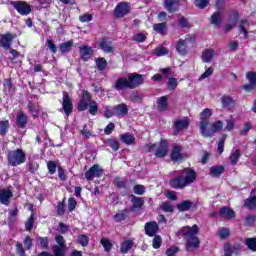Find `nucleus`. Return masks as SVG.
Listing matches in <instances>:
<instances>
[{
    "label": "nucleus",
    "instance_id": "obj_38",
    "mask_svg": "<svg viewBox=\"0 0 256 256\" xmlns=\"http://www.w3.org/2000/svg\"><path fill=\"white\" fill-rule=\"evenodd\" d=\"M241 158V151L240 150H235L231 156H230V163L232 165H237L239 163V159Z\"/></svg>",
    "mask_w": 256,
    "mask_h": 256
},
{
    "label": "nucleus",
    "instance_id": "obj_5",
    "mask_svg": "<svg viewBox=\"0 0 256 256\" xmlns=\"http://www.w3.org/2000/svg\"><path fill=\"white\" fill-rule=\"evenodd\" d=\"M167 140L162 139L160 144H148L146 146L147 151H152L157 157H165L167 155Z\"/></svg>",
    "mask_w": 256,
    "mask_h": 256
},
{
    "label": "nucleus",
    "instance_id": "obj_61",
    "mask_svg": "<svg viewBox=\"0 0 256 256\" xmlns=\"http://www.w3.org/2000/svg\"><path fill=\"white\" fill-rule=\"evenodd\" d=\"M75 207H77V201H75V198L70 197L68 200V210L75 211Z\"/></svg>",
    "mask_w": 256,
    "mask_h": 256
},
{
    "label": "nucleus",
    "instance_id": "obj_58",
    "mask_svg": "<svg viewBox=\"0 0 256 256\" xmlns=\"http://www.w3.org/2000/svg\"><path fill=\"white\" fill-rule=\"evenodd\" d=\"M28 109L33 117H37L39 115V107L33 106V103H28Z\"/></svg>",
    "mask_w": 256,
    "mask_h": 256
},
{
    "label": "nucleus",
    "instance_id": "obj_46",
    "mask_svg": "<svg viewBox=\"0 0 256 256\" xmlns=\"http://www.w3.org/2000/svg\"><path fill=\"white\" fill-rule=\"evenodd\" d=\"M77 242L82 246V247H87L89 245V237L85 234H81L78 236Z\"/></svg>",
    "mask_w": 256,
    "mask_h": 256
},
{
    "label": "nucleus",
    "instance_id": "obj_33",
    "mask_svg": "<svg viewBox=\"0 0 256 256\" xmlns=\"http://www.w3.org/2000/svg\"><path fill=\"white\" fill-rule=\"evenodd\" d=\"M120 141L126 145H133L135 143V136L128 133L122 134L120 135Z\"/></svg>",
    "mask_w": 256,
    "mask_h": 256
},
{
    "label": "nucleus",
    "instance_id": "obj_25",
    "mask_svg": "<svg viewBox=\"0 0 256 256\" xmlns=\"http://www.w3.org/2000/svg\"><path fill=\"white\" fill-rule=\"evenodd\" d=\"M213 57H215V50L213 49H206L202 53V61L204 63H211V61H213Z\"/></svg>",
    "mask_w": 256,
    "mask_h": 256
},
{
    "label": "nucleus",
    "instance_id": "obj_13",
    "mask_svg": "<svg viewBox=\"0 0 256 256\" xmlns=\"http://www.w3.org/2000/svg\"><path fill=\"white\" fill-rule=\"evenodd\" d=\"M246 79L249 81V84H245L243 89L249 93V91H253L256 88V72H247Z\"/></svg>",
    "mask_w": 256,
    "mask_h": 256
},
{
    "label": "nucleus",
    "instance_id": "obj_42",
    "mask_svg": "<svg viewBox=\"0 0 256 256\" xmlns=\"http://www.w3.org/2000/svg\"><path fill=\"white\" fill-rule=\"evenodd\" d=\"M225 129L226 131H233V129H235V118L233 116H229L226 119Z\"/></svg>",
    "mask_w": 256,
    "mask_h": 256
},
{
    "label": "nucleus",
    "instance_id": "obj_18",
    "mask_svg": "<svg viewBox=\"0 0 256 256\" xmlns=\"http://www.w3.org/2000/svg\"><path fill=\"white\" fill-rule=\"evenodd\" d=\"M100 49L104 53H114L115 52V46H113V42L109 41L108 39L103 38L100 42Z\"/></svg>",
    "mask_w": 256,
    "mask_h": 256
},
{
    "label": "nucleus",
    "instance_id": "obj_14",
    "mask_svg": "<svg viewBox=\"0 0 256 256\" xmlns=\"http://www.w3.org/2000/svg\"><path fill=\"white\" fill-rule=\"evenodd\" d=\"M211 115L213 113L211 112V109L205 108L201 113H200V131L203 130V125L204 127H209V119L211 118Z\"/></svg>",
    "mask_w": 256,
    "mask_h": 256
},
{
    "label": "nucleus",
    "instance_id": "obj_62",
    "mask_svg": "<svg viewBox=\"0 0 256 256\" xmlns=\"http://www.w3.org/2000/svg\"><path fill=\"white\" fill-rule=\"evenodd\" d=\"M167 53H169V50L165 47H160L155 50V55H157V57H163V55H167Z\"/></svg>",
    "mask_w": 256,
    "mask_h": 256
},
{
    "label": "nucleus",
    "instance_id": "obj_8",
    "mask_svg": "<svg viewBox=\"0 0 256 256\" xmlns=\"http://www.w3.org/2000/svg\"><path fill=\"white\" fill-rule=\"evenodd\" d=\"M131 11V6L127 2H120L114 9V15L117 18L125 17Z\"/></svg>",
    "mask_w": 256,
    "mask_h": 256
},
{
    "label": "nucleus",
    "instance_id": "obj_36",
    "mask_svg": "<svg viewBox=\"0 0 256 256\" xmlns=\"http://www.w3.org/2000/svg\"><path fill=\"white\" fill-rule=\"evenodd\" d=\"M222 21H223V16L221 15V12H215L211 16V24L215 25V27H219Z\"/></svg>",
    "mask_w": 256,
    "mask_h": 256
},
{
    "label": "nucleus",
    "instance_id": "obj_30",
    "mask_svg": "<svg viewBox=\"0 0 256 256\" xmlns=\"http://www.w3.org/2000/svg\"><path fill=\"white\" fill-rule=\"evenodd\" d=\"M91 47L89 46H82L80 47V55L83 61H87L91 57Z\"/></svg>",
    "mask_w": 256,
    "mask_h": 256
},
{
    "label": "nucleus",
    "instance_id": "obj_31",
    "mask_svg": "<svg viewBox=\"0 0 256 256\" xmlns=\"http://www.w3.org/2000/svg\"><path fill=\"white\" fill-rule=\"evenodd\" d=\"M223 171H225V167L223 166H212L210 168V175L211 177H221Z\"/></svg>",
    "mask_w": 256,
    "mask_h": 256
},
{
    "label": "nucleus",
    "instance_id": "obj_48",
    "mask_svg": "<svg viewBox=\"0 0 256 256\" xmlns=\"http://www.w3.org/2000/svg\"><path fill=\"white\" fill-rule=\"evenodd\" d=\"M106 145L108 147H111L114 151H119V143L115 139H108L106 141Z\"/></svg>",
    "mask_w": 256,
    "mask_h": 256
},
{
    "label": "nucleus",
    "instance_id": "obj_12",
    "mask_svg": "<svg viewBox=\"0 0 256 256\" xmlns=\"http://www.w3.org/2000/svg\"><path fill=\"white\" fill-rule=\"evenodd\" d=\"M129 89H135L139 85H143V76L141 74H130L128 77Z\"/></svg>",
    "mask_w": 256,
    "mask_h": 256
},
{
    "label": "nucleus",
    "instance_id": "obj_45",
    "mask_svg": "<svg viewBox=\"0 0 256 256\" xmlns=\"http://www.w3.org/2000/svg\"><path fill=\"white\" fill-rule=\"evenodd\" d=\"M132 203H133L132 210H135V209H141V207H143L144 201L141 198H137L134 196L132 198Z\"/></svg>",
    "mask_w": 256,
    "mask_h": 256
},
{
    "label": "nucleus",
    "instance_id": "obj_10",
    "mask_svg": "<svg viewBox=\"0 0 256 256\" xmlns=\"http://www.w3.org/2000/svg\"><path fill=\"white\" fill-rule=\"evenodd\" d=\"M62 109L65 115L68 117L71 115V113H73V102L71 101V97H69L67 92H63Z\"/></svg>",
    "mask_w": 256,
    "mask_h": 256
},
{
    "label": "nucleus",
    "instance_id": "obj_60",
    "mask_svg": "<svg viewBox=\"0 0 256 256\" xmlns=\"http://www.w3.org/2000/svg\"><path fill=\"white\" fill-rule=\"evenodd\" d=\"M147 39V36L143 33H138L133 36V41H137L138 43H143Z\"/></svg>",
    "mask_w": 256,
    "mask_h": 256
},
{
    "label": "nucleus",
    "instance_id": "obj_64",
    "mask_svg": "<svg viewBox=\"0 0 256 256\" xmlns=\"http://www.w3.org/2000/svg\"><path fill=\"white\" fill-rule=\"evenodd\" d=\"M233 255V248L231 247V244H225L224 245V256H231Z\"/></svg>",
    "mask_w": 256,
    "mask_h": 256
},
{
    "label": "nucleus",
    "instance_id": "obj_27",
    "mask_svg": "<svg viewBox=\"0 0 256 256\" xmlns=\"http://www.w3.org/2000/svg\"><path fill=\"white\" fill-rule=\"evenodd\" d=\"M172 161H181L183 154L181 153V146H174L171 153Z\"/></svg>",
    "mask_w": 256,
    "mask_h": 256
},
{
    "label": "nucleus",
    "instance_id": "obj_40",
    "mask_svg": "<svg viewBox=\"0 0 256 256\" xmlns=\"http://www.w3.org/2000/svg\"><path fill=\"white\" fill-rule=\"evenodd\" d=\"M247 209H256V196H250L244 203Z\"/></svg>",
    "mask_w": 256,
    "mask_h": 256
},
{
    "label": "nucleus",
    "instance_id": "obj_34",
    "mask_svg": "<svg viewBox=\"0 0 256 256\" xmlns=\"http://www.w3.org/2000/svg\"><path fill=\"white\" fill-rule=\"evenodd\" d=\"M74 45L73 40H69L67 42L61 43L59 45V49L61 53H69Z\"/></svg>",
    "mask_w": 256,
    "mask_h": 256
},
{
    "label": "nucleus",
    "instance_id": "obj_22",
    "mask_svg": "<svg viewBox=\"0 0 256 256\" xmlns=\"http://www.w3.org/2000/svg\"><path fill=\"white\" fill-rule=\"evenodd\" d=\"M239 19V12H234L233 16L230 18V22L224 26V31L229 33L233 27L237 25V20Z\"/></svg>",
    "mask_w": 256,
    "mask_h": 256
},
{
    "label": "nucleus",
    "instance_id": "obj_3",
    "mask_svg": "<svg viewBox=\"0 0 256 256\" xmlns=\"http://www.w3.org/2000/svg\"><path fill=\"white\" fill-rule=\"evenodd\" d=\"M27 161V156L25 152L21 149L11 150L8 152V163L12 167H17L18 165H23Z\"/></svg>",
    "mask_w": 256,
    "mask_h": 256
},
{
    "label": "nucleus",
    "instance_id": "obj_21",
    "mask_svg": "<svg viewBox=\"0 0 256 256\" xmlns=\"http://www.w3.org/2000/svg\"><path fill=\"white\" fill-rule=\"evenodd\" d=\"M114 115L118 117H125L129 113V108L125 104H118L113 108Z\"/></svg>",
    "mask_w": 256,
    "mask_h": 256
},
{
    "label": "nucleus",
    "instance_id": "obj_7",
    "mask_svg": "<svg viewBox=\"0 0 256 256\" xmlns=\"http://www.w3.org/2000/svg\"><path fill=\"white\" fill-rule=\"evenodd\" d=\"M191 41H195V38H191V36H187L184 40L179 39L176 45L177 53L185 57V55L189 53V49L187 48V45L191 43Z\"/></svg>",
    "mask_w": 256,
    "mask_h": 256
},
{
    "label": "nucleus",
    "instance_id": "obj_26",
    "mask_svg": "<svg viewBox=\"0 0 256 256\" xmlns=\"http://www.w3.org/2000/svg\"><path fill=\"white\" fill-rule=\"evenodd\" d=\"M221 101L223 107H228V109H233V107H235V100L231 96H222Z\"/></svg>",
    "mask_w": 256,
    "mask_h": 256
},
{
    "label": "nucleus",
    "instance_id": "obj_20",
    "mask_svg": "<svg viewBox=\"0 0 256 256\" xmlns=\"http://www.w3.org/2000/svg\"><path fill=\"white\" fill-rule=\"evenodd\" d=\"M27 114L23 112H19L16 116V125L19 127V129H25L27 127Z\"/></svg>",
    "mask_w": 256,
    "mask_h": 256
},
{
    "label": "nucleus",
    "instance_id": "obj_6",
    "mask_svg": "<svg viewBox=\"0 0 256 256\" xmlns=\"http://www.w3.org/2000/svg\"><path fill=\"white\" fill-rule=\"evenodd\" d=\"M12 7L19 13V15L27 16L31 14V4L25 1H12Z\"/></svg>",
    "mask_w": 256,
    "mask_h": 256
},
{
    "label": "nucleus",
    "instance_id": "obj_35",
    "mask_svg": "<svg viewBox=\"0 0 256 256\" xmlns=\"http://www.w3.org/2000/svg\"><path fill=\"white\" fill-rule=\"evenodd\" d=\"M153 30L159 35H167V25L165 23L154 24Z\"/></svg>",
    "mask_w": 256,
    "mask_h": 256
},
{
    "label": "nucleus",
    "instance_id": "obj_15",
    "mask_svg": "<svg viewBox=\"0 0 256 256\" xmlns=\"http://www.w3.org/2000/svg\"><path fill=\"white\" fill-rule=\"evenodd\" d=\"M189 127V119L183 118V119H177L174 122V135H178V133H181L184 129H187Z\"/></svg>",
    "mask_w": 256,
    "mask_h": 256
},
{
    "label": "nucleus",
    "instance_id": "obj_4",
    "mask_svg": "<svg viewBox=\"0 0 256 256\" xmlns=\"http://www.w3.org/2000/svg\"><path fill=\"white\" fill-rule=\"evenodd\" d=\"M220 131H223V121L217 120L210 126L205 127V124H203L200 132L203 137H213L215 133H219Z\"/></svg>",
    "mask_w": 256,
    "mask_h": 256
},
{
    "label": "nucleus",
    "instance_id": "obj_57",
    "mask_svg": "<svg viewBox=\"0 0 256 256\" xmlns=\"http://www.w3.org/2000/svg\"><path fill=\"white\" fill-rule=\"evenodd\" d=\"M218 233H219L220 239H227V237H229L230 235V231L228 228H220L218 230Z\"/></svg>",
    "mask_w": 256,
    "mask_h": 256
},
{
    "label": "nucleus",
    "instance_id": "obj_44",
    "mask_svg": "<svg viewBox=\"0 0 256 256\" xmlns=\"http://www.w3.org/2000/svg\"><path fill=\"white\" fill-rule=\"evenodd\" d=\"M160 209H162V211H165V213H173L174 208L173 205H171V202H162L160 204Z\"/></svg>",
    "mask_w": 256,
    "mask_h": 256
},
{
    "label": "nucleus",
    "instance_id": "obj_59",
    "mask_svg": "<svg viewBox=\"0 0 256 256\" xmlns=\"http://www.w3.org/2000/svg\"><path fill=\"white\" fill-rule=\"evenodd\" d=\"M177 253H179V248L176 246H172L166 250L167 256H175Z\"/></svg>",
    "mask_w": 256,
    "mask_h": 256
},
{
    "label": "nucleus",
    "instance_id": "obj_63",
    "mask_svg": "<svg viewBox=\"0 0 256 256\" xmlns=\"http://www.w3.org/2000/svg\"><path fill=\"white\" fill-rule=\"evenodd\" d=\"M135 195H143L145 193V186L143 185H135L134 186Z\"/></svg>",
    "mask_w": 256,
    "mask_h": 256
},
{
    "label": "nucleus",
    "instance_id": "obj_17",
    "mask_svg": "<svg viewBox=\"0 0 256 256\" xmlns=\"http://www.w3.org/2000/svg\"><path fill=\"white\" fill-rule=\"evenodd\" d=\"M13 197V192L9 189H0V203L9 205V201Z\"/></svg>",
    "mask_w": 256,
    "mask_h": 256
},
{
    "label": "nucleus",
    "instance_id": "obj_50",
    "mask_svg": "<svg viewBox=\"0 0 256 256\" xmlns=\"http://www.w3.org/2000/svg\"><path fill=\"white\" fill-rule=\"evenodd\" d=\"M79 21L81 23H89L90 21H93V15L89 13H85L79 16Z\"/></svg>",
    "mask_w": 256,
    "mask_h": 256
},
{
    "label": "nucleus",
    "instance_id": "obj_19",
    "mask_svg": "<svg viewBox=\"0 0 256 256\" xmlns=\"http://www.w3.org/2000/svg\"><path fill=\"white\" fill-rule=\"evenodd\" d=\"M159 231V225H157V222H148L145 225V233L149 237L155 236V233Z\"/></svg>",
    "mask_w": 256,
    "mask_h": 256
},
{
    "label": "nucleus",
    "instance_id": "obj_52",
    "mask_svg": "<svg viewBox=\"0 0 256 256\" xmlns=\"http://www.w3.org/2000/svg\"><path fill=\"white\" fill-rule=\"evenodd\" d=\"M101 245L104 247L105 251H109L113 247V244H111V241L107 238L101 239Z\"/></svg>",
    "mask_w": 256,
    "mask_h": 256
},
{
    "label": "nucleus",
    "instance_id": "obj_29",
    "mask_svg": "<svg viewBox=\"0 0 256 256\" xmlns=\"http://www.w3.org/2000/svg\"><path fill=\"white\" fill-rule=\"evenodd\" d=\"M220 215L221 217H224V219H233L235 217V211L228 207H224L220 209Z\"/></svg>",
    "mask_w": 256,
    "mask_h": 256
},
{
    "label": "nucleus",
    "instance_id": "obj_39",
    "mask_svg": "<svg viewBox=\"0 0 256 256\" xmlns=\"http://www.w3.org/2000/svg\"><path fill=\"white\" fill-rule=\"evenodd\" d=\"M10 124L8 120L0 121V135L4 137V135H7V131H9Z\"/></svg>",
    "mask_w": 256,
    "mask_h": 256
},
{
    "label": "nucleus",
    "instance_id": "obj_37",
    "mask_svg": "<svg viewBox=\"0 0 256 256\" xmlns=\"http://www.w3.org/2000/svg\"><path fill=\"white\" fill-rule=\"evenodd\" d=\"M55 256H65V251H67V246L55 245L52 248Z\"/></svg>",
    "mask_w": 256,
    "mask_h": 256
},
{
    "label": "nucleus",
    "instance_id": "obj_1",
    "mask_svg": "<svg viewBox=\"0 0 256 256\" xmlns=\"http://www.w3.org/2000/svg\"><path fill=\"white\" fill-rule=\"evenodd\" d=\"M195 179H197L195 170L186 168L181 172V175H179L177 178H173L170 181V185L174 189H185V187L191 185V183H194Z\"/></svg>",
    "mask_w": 256,
    "mask_h": 256
},
{
    "label": "nucleus",
    "instance_id": "obj_28",
    "mask_svg": "<svg viewBox=\"0 0 256 256\" xmlns=\"http://www.w3.org/2000/svg\"><path fill=\"white\" fill-rule=\"evenodd\" d=\"M133 245H134V243L132 240L123 241L120 246L121 253H123L124 255L129 253V251H131V249H133Z\"/></svg>",
    "mask_w": 256,
    "mask_h": 256
},
{
    "label": "nucleus",
    "instance_id": "obj_2",
    "mask_svg": "<svg viewBox=\"0 0 256 256\" xmlns=\"http://www.w3.org/2000/svg\"><path fill=\"white\" fill-rule=\"evenodd\" d=\"M178 235L184 237L185 241L187 242L188 251L190 249H199V226L197 224L190 226L183 227L179 232Z\"/></svg>",
    "mask_w": 256,
    "mask_h": 256
},
{
    "label": "nucleus",
    "instance_id": "obj_47",
    "mask_svg": "<svg viewBox=\"0 0 256 256\" xmlns=\"http://www.w3.org/2000/svg\"><path fill=\"white\" fill-rule=\"evenodd\" d=\"M245 244L250 251H256V238H247Z\"/></svg>",
    "mask_w": 256,
    "mask_h": 256
},
{
    "label": "nucleus",
    "instance_id": "obj_49",
    "mask_svg": "<svg viewBox=\"0 0 256 256\" xmlns=\"http://www.w3.org/2000/svg\"><path fill=\"white\" fill-rule=\"evenodd\" d=\"M248 27H249V22H247V20H242L240 22L239 28L242 31V33H244L245 39H247V33H248L247 29H248Z\"/></svg>",
    "mask_w": 256,
    "mask_h": 256
},
{
    "label": "nucleus",
    "instance_id": "obj_23",
    "mask_svg": "<svg viewBox=\"0 0 256 256\" xmlns=\"http://www.w3.org/2000/svg\"><path fill=\"white\" fill-rule=\"evenodd\" d=\"M123 89H129V80L128 78H119L115 83L116 91H123Z\"/></svg>",
    "mask_w": 256,
    "mask_h": 256
},
{
    "label": "nucleus",
    "instance_id": "obj_32",
    "mask_svg": "<svg viewBox=\"0 0 256 256\" xmlns=\"http://www.w3.org/2000/svg\"><path fill=\"white\" fill-rule=\"evenodd\" d=\"M167 101H169V96L158 98V111H167Z\"/></svg>",
    "mask_w": 256,
    "mask_h": 256
},
{
    "label": "nucleus",
    "instance_id": "obj_9",
    "mask_svg": "<svg viewBox=\"0 0 256 256\" xmlns=\"http://www.w3.org/2000/svg\"><path fill=\"white\" fill-rule=\"evenodd\" d=\"M102 175L103 169H101V166L95 164L85 173V179H87V181H93L95 177L99 178Z\"/></svg>",
    "mask_w": 256,
    "mask_h": 256
},
{
    "label": "nucleus",
    "instance_id": "obj_16",
    "mask_svg": "<svg viewBox=\"0 0 256 256\" xmlns=\"http://www.w3.org/2000/svg\"><path fill=\"white\" fill-rule=\"evenodd\" d=\"M14 36L12 34H1L0 35V47L3 49H11V43L13 42Z\"/></svg>",
    "mask_w": 256,
    "mask_h": 256
},
{
    "label": "nucleus",
    "instance_id": "obj_43",
    "mask_svg": "<svg viewBox=\"0 0 256 256\" xmlns=\"http://www.w3.org/2000/svg\"><path fill=\"white\" fill-rule=\"evenodd\" d=\"M191 205H193V203L191 201H183L182 203L177 205V209L179 211H189V209H191Z\"/></svg>",
    "mask_w": 256,
    "mask_h": 256
},
{
    "label": "nucleus",
    "instance_id": "obj_53",
    "mask_svg": "<svg viewBox=\"0 0 256 256\" xmlns=\"http://www.w3.org/2000/svg\"><path fill=\"white\" fill-rule=\"evenodd\" d=\"M177 85H178L177 78H169L168 89L170 91H175V89H177Z\"/></svg>",
    "mask_w": 256,
    "mask_h": 256
},
{
    "label": "nucleus",
    "instance_id": "obj_51",
    "mask_svg": "<svg viewBox=\"0 0 256 256\" xmlns=\"http://www.w3.org/2000/svg\"><path fill=\"white\" fill-rule=\"evenodd\" d=\"M33 225H35V217L32 213L27 222L25 223L26 231H31V229H33Z\"/></svg>",
    "mask_w": 256,
    "mask_h": 256
},
{
    "label": "nucleus",
    "instance_id": "obj_11",
    "mask_svg": "<svg viewBox=\"0 0 256 256\" xmlns=\"http://www.w3.org/2000/svg\"><path fill=\"white\" fill-rule=\"evenodd\" d=\"M91 103V94L88 91H84L82 94V98L78 104V111H87Z\"/></svg>",
    "mask_w": 256,
    "mask_h": 256
},
{
    "label": "nucleus",
    "instance_id": "obj_55",
    "mask_svg": "<svg viewBox=\"0 0 256 256\" xmlns=\"http://www.w3.org/2000/svg\"><path fill=\"white\" fill-rule=\"evenodd\" d=\"M194 3L198 9H205L209 5V0H195Z\"/></svg>",
    "mask_w": 256,
    "mask_h": 256
},
{
    "label": "nucleus",
    "instance_id": "obj_24",
    "mask_svg": "<svg viewBox=\"0 0 256 256\" xmlns=\"http://www.w3.org/2000/svg\"><path fill=\"white\" fill-rule=\"evenodd\" d=\"M165 7L169 13H175L179 9V0H165Z\"/></svg>",
    "mask_w": 256,
    "mask_h": 256
},
{
    "label": "nucleus",
    "instance_id": "obj_56",
    "mask_svg": "<svg viewBox=\"0 0 256 256\" xmlns=\"http://www.w3.org/2000/svg\"><path fill=\"white\" fill-rule=\"evenodd\" d=\"M88 107L90 115H96L97 111H99V107L97 106V102L95 101H92V103H90Z\"/></svg>",
    "mask_w": 256,
    "mask_h": 256
},
{
    "label": "nucleus",
    "instance_id": "obj_41",
    "mask_svg": "<svg viewBox=\"0 0 256 256\" xmlns=\"http://www.w3.org/2000/svg\"><path fill=\"white\" fill-rule=\"evenodd\" d=\"M96 67L99 71H105L107 69V60L105 58L96 59Z\"/></svg>",
    "mask_w": 256,
    "mask_h": 256
},
{
    "label": "nucleus",
    "instance_id": "obj_54",
    "mask_svg": "<svg viewBox=\"0 0 256 256\" xmlns=\"http://www.w3.org/2000/svg\"><path fill=\"white\" fill-rule=\"evenodd\" d=\"M47 168L50 175H55V172L57 171V164L54 161H49L47 163Z\"/></svg>",
    "mask_w": 256,
    "mask_h": 256
}]
</instances>
